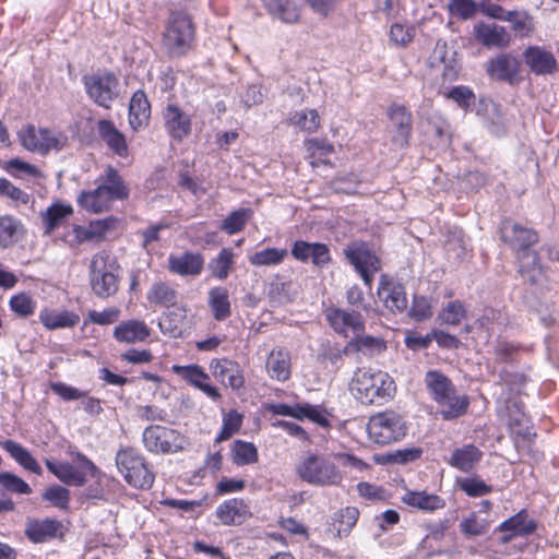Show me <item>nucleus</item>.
Returning a JSON list of instances; mask_svg holds the SVG:
<instances>
[{
    "label": "nucleus",
    "instance_id": "1",
    "mask_svg": "<svg viewBox=\"0 0 559 559\" xmlns=\"http://www.w3.org/2000/svg\"><path fill=\"white\" fill-rule=\"evenodd\" d=\"M501 238L519 252V267L523 278L531 284H543L545 271L539 263L537 253L528 248L537 241V234L516 222L504 219L500 227Z\"/></svg>",
    "mask_w": 559,
    "mask_h": 559
},
{
    "label": "nucleus",
    "instance_id": "2",
    "mask_svg": "<svg viewBox=\"0 0 559 559\" xmlns=\"http://www.w3.org/2000/svg\"><path fill=\"white\" fill-rule=\"evenodd\" d=\"M97 187L94 190L81 191L78 195L79 205L91 213H103L110 210L116 200L127 199L129 188L119 173L108 166L104 174L97 179Z\"/></svg>",
    "mask_w": 559,
    "mask_h": 559
},
{
    "label": "nucleus",
    "instance_id": "3",
    "mask_svg": "<svg viewBox=\"0 0 559 559\" xmlns=\"http://www.w3.org/2000/svg\"><path fill=\"white\" fill-rule=\"evenodd\" d=\"M349 389L354 397L362 404H383L396 392L394 380L388 372L371 368L358 369L352 378Z\"/></svg>",
    "mask_w": 559,
    "mask_h": 559
},
{
    "label": "nucleus",
    "instance_id": "4",
    "mask_svg": "<svg viewBox=\"0 0 559 559\" xmlns=\"http://www.w3.org/2000/svg\"><path fill=\"white\" fill-rule=\"evenodd\" d=\"M332 456L306 452L296 465L297 476L309 485L318 487L340 486L343 473Z\"/></svg>",
    "mask_w": 559,
    "mask_h": 559
},
{
    "label": "nucleus",
    "instance_id": "5",
    "mask_svg": "<svg viewBox=\"0 0 559 559\" xmlns=\"http://www.w3.org/2000/svg\"><path fill=\"white\" fill-rule=\"evenodd\" d=\"M425 383L433 401L440 406V414L444 419H453L463 415L468 401L459 395L448 377L437 370L426 373Z\"/></svg>",
    "mask_w": 559,
    "mask_h": 559
},
{
    "label": "nucleus",
    "instance_id": "6",
    "mask_svg": "<svg viewBox=\"0 0 559 559\" xmlns=\"http://www.w3.org/2000/svg\"><path fill=\"white\" fill-rule=\"evenodd\" d=\"M194 25L190 15L183 10H173L165 24L162 46L170 57H182L192 47Z\"/></svg>",
    "mask_w": 559,
    "mask_h": 559
},
{
    "label": "nucleus",
    "instance_id": "7",
    "mask_svg": "<svg viewBox=\"0 0 559 559\" xmlns=\"http://www.w3.org/2000/svg\"><path fill=\"white\" fill-rule=\"evenodd\" d=\"M118 266L106 251L93 255L90 264L91 286L95 295L108 298L118 289Z\"/></svg>",
    "mask_w": 559,
    "mask_h": 559
},
{
    "label": "nucleus",
    "instance_id": "8",
    "mask_svg": "<svg viewBox=\"0 0 559 559\" xmlns=\"http://www.w3.org/2000/svg\"><path fill=\"white\" fill-rule=\"evenodd\" d=\"M481 14L492 20L509 23V32L511 35L520 39L531 37L536 28L535 19L526 10H507L491 0H486L483 3Z\"/></svg>",
    "mask_w": 559,
    "mask_h": 559
},
{
    "label": "nucleus",
    "instance_id": "9",
    "mask_svg": "<svg viewBox=\"0 0 559 559\" xmlns=\"http://www.w3.org/2000/svg\"><path fill=\"white\" fill-rule=\"evenodd\" d=\"M116 465L126 481L134 488L148 489L154 483V474L145 460L133 449L120 450L116 455Z\"/></svg>",
    "mask_w": 559,
    "mask_h": 559
},
{
    "label": "nucleus",
    "instance_id": "10",
    "mask_svg": "<svg viewBox=\"0 0 559 559\" xmlns=\"http://www.w3.org/2000/svg\"><path fill=\"white\" fill-rule=\"evenodd\" d=\"M19 140L25 150L41 155L50 151H60L68 143V136L64 133L36 128L33 124H27L19 131Z\"/></svg>",
    "mask_w": 559,
    "mask_h": 559
},
{
    "label": "nucleus",
    "instance_id": "11",
    "mask_svg": "<svg viewBox=\"0 0 559 559\" xmlns=\"http://www.w3.org/2000/svg\"><path fill=\"white\" fill-rule=\"evenodd\" d=\"M406 423L395 412H382L370 417L367 431L369 438L379 444H389L406 435Z\"/></svg>",
    "mask_w": 559,
    "mask_h": 559
},
{
    "label": "nucleus",
    "instance_id": "12",
    "mask_svg": "<svg viewBox=\"0 0 559 559\" xmlns=\"http://www.w3.org/2000/svg\"><path fill=\"white\" fill-rule=\"evenodd\" d=\"M142 439L146 450L156 454L178 452L187 445L185 436L173 428L159 425L146 427Z\"/></svg>",
    "mask_w": 559,
    "mask_h": 559
},
{
    "label": "nucleus",
    "instance_id": "13",
    "mask_svg": "<svg viewBox=\"0 0 559 559\" xmlns=\"http://www.w3.org/2000/svg\"><path fill=\"white\" fill-rule=\"evenodd\" d=\"M84 87L98 106L109 108L119 95V81L111 72H97L83 78Z\"/></svg>",
    "mask_w": 559,
    "mask_h": 559
},
{
    "label": "nucleus",
    "instance_id": "14",
    "mask_svg": "<svg viewBox=\"0 0 559 559\" xmlns=\"http://www.w3.org/2000/svg\"><path fill=\"white\" fill-rule=\"evenodd\" d=\"M78 459L81 465L75 467L70 463L52 462L46 460V466L60 481L70 486H83L86 481V473L90 472L92 476L97 472L96 466L86 456L79 454Z\"/></svg>",
    "mask_w": 559,
    "mask_h": 559
},
{
    "label": "nucleus",
    "instance_id": "15",
    "mask_svg": "<svg viewBox=\"0 0 559 559\" xmlns=\"http://www.w3.org/2000/svg\"><path fill=\"white\" fill-rule=\"evenodd\" d=\"M346 259L354 265L367 286H371L373 274L380 269V261L366 243L355 242L344 250Z\"/></svg>",
    "mask_w": 559,
    "mask_h": 559
},
{
    "label": "nucleus",
    "instance_id": "16",
    "mask_svg": "<svg viewBox=\"0 0 559 559\" xmlns=\"http://www.w3.org/2000/svg\"><path fill=\"white\" fill-rule=\"evenodd\" d=\"M473 34L486 48L503 49L511 45L512 35L507 27L495 22L479 21L473 26Z\"/></svg>",
    "mask_w": 559,
    "mask_h": 559
},
{
    "label": "nucleus",
    "instance_id": "17",
    "mask_svg": "<svg viewBox=\"0 0 559 559\" xmlns=\"http://www.w3.org/2000/svg\"><path fill=\"white\" fill-rule=\"evenodd\" d=\"M171 370L210 399L214 401L221 399L218 389L210 383V376L201 366L195 364L187 366L174 365Z\"/></svg>",
    "mask_w": 559,
    "mask_h": 559
},
{
    "label": "nucleus",
    "instance_id": "18",
    "mask_svg": "<svg viewBox=\"0 0 559 559\" xmlns=\"http://www.w3.org/2000/svg\"><path fill=\"white\" fill-rule=\"evenodd\" d=\"M536 527V522L528 516L526 510H521L515 515L503 521L496 530L502 534L501 543L508 544L516 537L533 534Z\"/></svg>",
    "mask_w": 559,
    "mask_h": 559
},
{
    "label": "nucleus",
    "instance_id": "19",
    "mask_svg": "<svg viewBox=\"0 0 559 559\" xmlns=\"http://www.w3.org/2000/svg\"><path fill=\"white\" fill-rule=\"evenodd\" d=\"M487 72L498 81L512 84L520 80L521 63L516 57L501 53L488 61Z\"/></svg>",
    "mask_w": 559,
    "mask_h": 559
},
{
    "label": "nucleus",
    "instance_id": "20",
    "mask_svg": "<svg viewBox=\"0 0 559 559\" xmlns=\"http://www.w3.org/2000/svg\"><path fill=\"white\" fill-rule=\"evenodd\" d=\"M107 225L104 221L91 222L87 226L73 225L62 235V241L74 248L84 242L98 240L104 237Z\"/></svg>",
    "mask_w": 559,
    "mask_h": 559
},
{
    "label": "nucleus",
    "instance_id": "21",
    "mask_svg": "<svg viewBox=\"0 0 559 559\" xmlns=\"http://www.w3.org/2000/svg\"><path fill=\"white\" fill-rule=\"evenodd\" d=\"M269 411L275 415L290 416L299 420L307 418L323 427L329 424L323 412L318 406H312L310 404H271L269 406Z\"/></svg>",
    "mask_w": 559,
    "mask_h": 559
},
{
    "label": "nucleus",
    "instance_id": "22",
    "mask_svg": "<svg viewBox=\"0 0 559 559\" xmlns=\"http://www.w3.org/2000/svg\"><path fill=\"white\" fill-rule=\"evenodd\" d=\"M204 267V258L199 252L185 251L168 257V270L179 276L195 277Z\"/></svg>",
    "mask_w": 559,
    "mask_h": 559
},
{
    "label": "nucleus",
    "instance_id": "23",
    "mask_svg": "<svg viewBox=\"0 0 559 559\" xmlns=\"http://www.w3.org/2000/svg\"><path fill=\"white\" fill-rule=\"evenodd\" d=\"M213 376L231 390H239L245 384V377L238 362L222 358L210 364Z\"/></svg>",
    "mask_w": 559,
    "mask_h": 559
},
{
    "label": "nucleus",
    "instance_id": "24",
    "mask_svg": "<svg viewBox=\"0 0 559 559\" xmlns=\"http://www.w3.org/2000/svg\"><path fill=\"white\" fill-rule=\"evenodd\" d=\"M292 255L304 263L311 261L313 265L319 267H323L331 260L330 250L326 245L321 242H307L304 240L294 242Z\"/></svg>",
    "mask_w": 559,
    "mask_h": 559
},
{
    "label": "nucleus",
    "instance_id": "25",
    "mask_svg": "<svg viewBox=\"0 0 559 559\" xmlns=\"http://www.w3.org/2000/svg\"><path fill=\"white\" fill-rule=\"evenodd\" d=\"M25 535L33 543H46L62 535V524L56 519L28 520Z\"/></svg>",
    "mask_w": 559,
    "mask_h": 559
},
{
    "label": "nucleus",
    "instance_id": "26",
    "mask_svg": "<svg viewBox=\"0 0 559 559\" xmlns=\"http://www.w3.org/2000/svg\"><path fill=\"white\" fill-rule=\"evenodd\" d=\"M216 516L224 525H240L251 516V512L243 499L233 498L217 507Z\"/></svg>",
    "mask_w": 559,
    "mask_h": 559
},
{
    "label": "nucleus",
    "instance_id": "27",
    "mask_svg": "<svg viewBox=\"0 0 559 559\" xmlns=\"http://www.w3.org/2000/svg\"><path fill=\"white\" fill-rule=\"evenodd\" d=\"M523 58L531 71L536 74H551L557 69L554 53L539 46L527 47Z\"/></svg>",
    "mask_w": 559,
    "mask_h": 559
},
{
    "label": "nucleus",
    "instance_id": "28",
    "mask_svg": "<svg viewBox=\"0 0 559 559\" xmlns=\"http://www.w3.org/2000/svg\"><path fill=\"white\" fill-rule=\"evenodd\" d=\"M163 116L165 128L173 138L181 140L190 133V116L177 105H167Z\"/></svg>",
    "mask_w": 559,
    "mask_h": 559
},
{
    "label": "nucleus",
    "instance_id": "29",
    "mask_svg": "<svg viewBox=\"0 0 559 559\" xmlns=\"http://www.w3.org/2000/svg\"><path fill=\"white\" fill-rule=\"evenodd\" d=\"M326 319L331 326L340 334L348 336L357 334L362 329L361 317L358 312H347L341 309H330Z\"/></svg>",
    "mask_w": 559,
    "mask_h": 559
},
{
    "label": "nucleus",
    "instance_id": "30",
    "mask_svg": "<svg viewBox=\"0 0 559 559\" xmlns=\"http://www.w3.org/2000/svg\"><path fill=\"white\" fill-rule=\"evenodd\" d=\"M483 452L474 444H464L453 449L450 456L445 459V462L461 471L469 472L476 464L481 460Z\"/></svg>",
    "mask_w": 559,
    "mask_h": 559
},
{
    "label": "nucleus",
    "instance_id": "31",
    "mask_svg": "<svg viewBox=\"0 0 559 559\" xmlns=\"http://www.w3.org/2000/svg\"><path fill=\"white\" fill-rule=\"evenodd\" d=\"M151 334V329L140 320H127L118 324L114 330V337L126 344L144 342Z\"/></svg>",
    "mask_w": 559,
    "mask_h": 559
},
{
    "label": "nucleus",
    "instance_id": "32",
    "mask_svg": "<svg viewBox=\"0 0 559 559\" xmlns=\"http://www.w3.org/2000/svg\"><path fill=\"white\" fill-rule=\"evenodd\" d=\"M100 139L119 157H128L129 147L126 138L109 120H100L97 123Z\"/></svg>",
    "mask_w": 559,
    "mask_h": 559
},
{
    "label": "nucleus",
    "instance_id": "33",
    "mask_svg": "<svg viewBox=\"0 0 559 559\" xmlns=\"http://www.w3.org/2000/svg\"><path fill=\"white\" fill-rule=\"evenodd\" d=\"M265 370L273 380L280 382L288 380L292 372L289 353L282 348L273 349L266 358Z\"/></svg>",
    "mask_w": 559,
    "mask_h": 559
},
{
    "label": "nucleus",
    "instance_id": "34",
    "mask_svg": "<svg viewBox=\"0 0 559 559\" xmlns=\"http://www.w3.org/2000/svg\"><path fill=\"white\" fill-rule=\"evenodd\" d=\"M477 112L484 118L492 134L501 135L504 133L507 119L500 105L492 99H481Z\"/></svg>",
    "mask_w": 559,
    "mask_h": 559
},
{
    "label": "nucleus",
    "instance_id": "35",
    "mask_svg": "<svg viewBox=\"0 0 559 559\" xmlns=\"http://www.w3.org/2000/svg\"><path fill=\"white\" fill-rule=\"evenodd\" d=\"M39 320L48 330L69 329L80 322V316L67 309H43Z\"/></svg>",
    "mask_w": 559,
    "mask_h": 559
},
{
    "label": "nucleus",
    "instance_id": "36",
    "mask_svg": "<svg viewBox=\"0 0 559 559\" xmlns=\"http://www.w3.org/2000/svg\"><path fill=\"white\" fill-rule=\"evenodd\" d=\"M151 115V106L143 91H136L129 105V123L130 127L138 131L145 127Z\"/></svg>",
    "mask_w": 559,
    "mask_h": 559
},
{
    "label": "nucleus",
    "instance_id": "37",
    "mask_svg": "<svg viewBox=\"0 0 559 559\" xmlns=\"http://www.w3.org/2000/svg\"><path fill=\"white\" fill-rule=\"evenodd\" d=\"M401 500L404 504L425 512H433L445 506L441 497L435 493H428L427 491L406 490L401 497Z\"/></svg>",
    "mask_w": 559,
    "mask_h": 559
},
{
    "label": "nucleus",
    "instance_id": "38",
    "mask_svg": "<svg viewBox=\"0 0 559 559\" xmlns=\"http://www.w3.org/2000/svg\"><path fill=\"white\" fill-rule=\"evenodd\" d=\"M267 12L278 21L294 24L300 20V8L294 0H262Z\"/></svg>",
    "mask_w": 559,
    "mask_h": 559
},
{
    "label": "nucleus",
    "instance_id": "39",
    "mask_svg": "<svg viewBox=\"0 0 559 559\" xmlns=\"http://www.w3.org/2000/svg\"><path fill=\"white\" fill-rule=\"evenodd\" d=\"M429 63L431 68L437 69L443 79L452 81L456 78L457 67L445 43H437L430 58Z\"/></svg>",
    "mask_w": 559,
    "mask_h": 559
},
{
    "label": "nucleus",
    "instance_id": "40",
    "mask_svg": "<svg viewBox=\"0 0 559 559\" xmlns=\"http://www.w3.org/2000/svg\"><path fill=\"white\" fill-rule=\"evenodd\" d=\"M2 449H4L17 464H20L23 468L28 472H32L36 475H41L43 469L36 459L32 455V453L21 445L20 443L13 440H5L0 442Z\"/></svg>",
    "mask_w": 559,
    "mask_h": 559
},
{
    "label": "nucleus",
    "instance_id": "41",
    "mask_svg": "<svg viewBox=\"0 0 559 559\" xmlns=\"http://www.w3.org/2000/svg\"><path fill=\"white\" fill-rule=\"evenodd\" d=\"M207 305L215 320L224 321L231 314L229 294L225 287H213L207 293Z\"/></svg>",
    "mask_w": 559,
    "mask_h": 559
},
{
    "label": "nucleus",
    "instance_id": "42",
    "mask_svg": "<svg viewBox=\"0 0 559 559\" xmlns=\"http://www.w3.org/2000/svg\"><path fill=\"white\" fill-rule=\"evenodd\" d=\"M378 296L391 311H403L407 307V299L402 286L381 283Z\"/></svg>",
    "mask_w": 559,
    "mask_h": 559
},
{
    "label": "nucleus",
    "instance_id": "43",
    "mask_svg": "<svg viewBox=\"0 0 559 559\" xmlns=\"http://www.w3.org/2000/svg\"><path fill=\"white\" fill-rule=\"evenodd\" d=\"M389 117L392 126L395 127L399 131V135L395 141L401 146L405 145L411 134V114L405 109V107L394 105L389 109Z\"/></svg>",
    "mask_w": 559,
    "mask_h": 559
},
{
    "label": "nucleus",
    "instance_id": "44",
    "mask_svg": "<svg viewBox=\"0 0 559 559\" xmlns=\"http://www.w3.org/2000/svg\"><path fill=\"white\" fill-rule=\"evenodd\" d=\"M24 233L21 222L13 216H0V247L8 248L13 246Z\"/></svg>",
    "mask_w": 559,
    "mask_h": 559
},
{
    "label": "nucleus",
    "instance_id": "45",
    "mask_svg": "<svg viewBox=\"0 0 559 559\" xmlns=\"http://www.w3.org/2000/svg\"><path fill=\"white\" fill-rule=\"evenodd\" d=\"M146 299L155 306L170 307L176 304L177 292L166 282H155L146 294Z\"/></svg>",
    "mask_w": 559,
    "mask_h": 559
},
{
    "label": "nucleus",
    "instance_id": "46",
    "mask_svg": "<svg viewBox=\"0 0 559 559\" xmlns=\"http://www.w3.org/2000/svg\"><path fill=\"white\" fill-rule=\"evenodd\" d=\"M287 255L286 249L265 248L250 254L248 260L253 266H274L281 264Z\"/></svg>",
    "mask_w": 559,
    "mask_h": 559
},
{
    "label": "nucleus",
    "instance_id": "47",
    "mask_svg": "<svg viewBox=\"0 0 559 559\" xmlns=\"http://www.w3.org/2000/svg\"><path fill=\"white\" fill-rule=\"evenodd\" d=\"M289 124L307 133L316 132L320 127V116L314 109H301L290 115Z\"/></svg>",
    "mask_w": 559,
    "mask_h": 559
},
{
    "label": "nucleus",
    "instance_id": "48",
    "mask_svg": "<svg viewBox=\"0 0 559 559\" xmlns=\"http://www.w3.org/2000/svg\"><path fill=\"white\" fill-rule=\"evenodd\" d=\"M506 412L509 417V425L512 428L513 433L523 435L524 439H530L532 432L527 426V418L518 402H512L511 405L506 403Z\"/></svg>",
    "mask_w": 559,
    "mask_h": 559
},
{
    "label": "nucleus",
    "instance_id": "49",
    "mask_svg": "<svg viewBox=\"0 0 559 559\" xmlns=\"http://www.w3.org/2000/svg\"><path fill=\"white\" fill-rule=\"evenodd\" d=\"M231 454L233 462L239 466L253 464L259 459L255 445L242 440H236L233 443Z\"/></svg>",
    "mask_w": 559,
    "mask_h": 559
},
{
    "label": "nucleus",
    "instance_id": "50",
    "mask_svg": "<svg viewBox=\"0 0 559 559\" xmlns=\"http://www.w3.org/2000/svg\"><path fill=\"white\" fill-rule=\"evenodd\" d=\"M234 264V252L229 248H223L216 258L209 263V269L213 277L225 280Z\"/></svg>",
    "mask_w": 559,
    "mask_h": 559
},
{
    "label": "nucleus",
    "instance_id": "51",
    "mask_svg": "<svg viewBox=\"0 0 559 559\" xmlns=\"http://www.w3.org/2000/svg\"><path fill=\"white\" fill-rule=\"evenodd\" d=\"M73 210L70 205L52 204L46 211L44 216L46 234H51L59 227L71 214Z\"/></svg>",
    "mask_w": 559,
    "mask_h": 559
},
{
    "label": "nucleus",
    "instance_id": "52",
    "mask_svg": "<svg viewBox=\"0 0 559 559\" xmlns=\"http://www.w3.org/2000/svg\"><path fill=\"white\" fill-rule=\"evenodd\" d=\"M242 419V415L239 414L237 411L230 409L224 413L223 426L215 441L219 443L222 441L229 439L241 428Z\"/></svg>",
    "mask_w": 559,
    "mask_h": 559
},
{
    "label": "nucleus",
    "instance_id": "53",
    "mask_svg": "<svg viewBox=\"0 0 559 559\" xmlns=\"http://www.w3.org/2000/svg\"><path fill=\"white\" fill-rule=\"evenodd\" d=\"M4 169L13 177L24 178H37L41 176L40 170L27 162L19 158H12L5 163Z\"/></svg>",
    "mask_w": 559,
    "mask_h": 559
},
{
    "label": "nucleus",
    "instance_id": "54",
    "mask_svg": "<svg viewBox=\"0 0 559 559\" xmlns=\"http://www.w3.org/2000/svg\"><path fill=\"white\" fill-rule=\"evenodd\" d=\"M415 37V28L403 23H393L389 31V40L391 45L405 47Z\"/></svg>",
    "mask_w": 559,
    "mask_h": 559
},
{
    "label": "nucleus",
    "instance_id": "55",
    "mask_svg": "<svg viewBox=\"0 0 559 559\" xmlns=\"http://www.w3.org/2000/svg\"><path fill=\"white\" fill-rule=\"evenodd\" d=\"M307 150L314 158L311 162L312 167H318L320 164H326L324 156L331 155L334 152V146L326 140L311 139L306 143Z\"/></svg>",
    "mask_w": 559,
    "mask_h": 559
},
{
    "label": "nucleus",
    "instance_id": "56",
    "mask_svg": "<svg viewBox=\"0 0 559 559\" xmlns=\"http://www.w3.org/2000/svg\"><path fill=\"white\" fill-rule=\"evenodd\" d=\"M486 0L476 3L473 0H451L450 12L463 20L472 19L478 11L481 13V5Z\"/></svg>",
    "mask_w": 559,
    "mask_h": 559
},
{
    "label": "nucleus",
    "instance_id": "57",
    "mask_svg": "<svg viewBox=\"0 0 559 559\" xmlns=\"http://www.w3.org/2000/svg\"><path fill=\"white\" fill-rule=\"evenodd\" d=\"M250 216V211L240 209L230 213L223 222L221 228L228 235H234L243 229Z\"/></svg>",
    "mask_w": 559,
    "mask_h": 559
},
{
    "label": "nucleus",
    "instance_id": "58",
    "mask_svg": "<svg viewBox=\"0 0 559 559\" xmlns=\"http://www.w3.org/2000/svg\"><path fill=\"white\" fill-rule=\"evenodd\" d=\"M9 304L11 310L23 318L32 316L36 308L35 300L26 293L12 296Z\"/></svg>",
    "mask_w": 559,
    "mask_h": 559
},
{
    "label": "nucleus",
    "instance_id": "59",
    "mask_svg": "<svg viewBox=\"0 0 559 559\" xmlns=\"http://www.w3.org/2000/svg\"><path fill=\"white\" fill-rule=\"evenodd\" d=\"M0 487L10 492L29 495L32 489L21 477L10 472L0 473Z\"/></svg>",
    "mask_w": 559,
    "mask_h": 559
},
{
    "label": "nucleus",
    "instance_id": "60",
    "mask_svg": "<svg viewBox=\"0 0 559 559\" xmlns=\"http://www.w3.org/2000/svg\"><path fill=\"white\" fill-rule=\"evenodd\" d=\"M121 311L117 307L107 308L103 311L91 310L87 313V318L84 320V326L88 323L98 325H109L118 321Z\"/></svg>",
    "mask_w": 559,
    "mask_h": 559
},
{
    "label": "nucleus",
    "instance_id": "61",
    "mask_svg": "<svg viewBox=\"0 0 559 559\" xmlns=\"http://www.w3.org/2000/svg\"><path fill=\"white\" fill-rule=\"evenodd\" d=\"M489 527V523L486 520H481L476 513H471L460 522V528L466 536H479L484 535Z\"/></svg>",
    "mask_w": 559,
    "mask_h": 559
},
{
    "label": "nucleus",
    "instance_id": "62",
    "mask_svg": "<svg viewBox=\"0 0 559 559\" xmlns=\"http://www.w3.org/2000/svg\"><path fill=\"white\" fill-rule=\"evenodd\" d=\"M460 489L467 496L480 497L489 493L491 487L477 477H465L459 481Z\"/></svg>",
    "mask_w": 559,
    "mask_h": 559
},
{
    "label": "nucleus",
    "instance_id": "63",
    "mask_svg": "<svg viewBox=\"0 0 559 559\" xmlns=\"http://www.w3.org/2000/svg\"><path fill=\"white\" fill-rule=\"evenodd\" d=\"M43 499L57 508L67 509L70 502V491L64 487L53 485L46 489Z\"/></svg>",
    "mask_w": 559,
    "mask_h": 559
},
{
    "label": "nucleus",
    "instance_id": "64",
    "mask_svg": "<svg viewBox=\"0 0 559 559\" xmlns=\"http://www.w3.org/2000/svg\"><path fill=\"white\" fill-rule=\"evenodd\" d=\"M465 317V308L460 301L449 302L440 313L439 318L443 323L456 325Z\"/></svg>",
    "mask_w": 559,
    "mask_h": 559
}]
</instances>
